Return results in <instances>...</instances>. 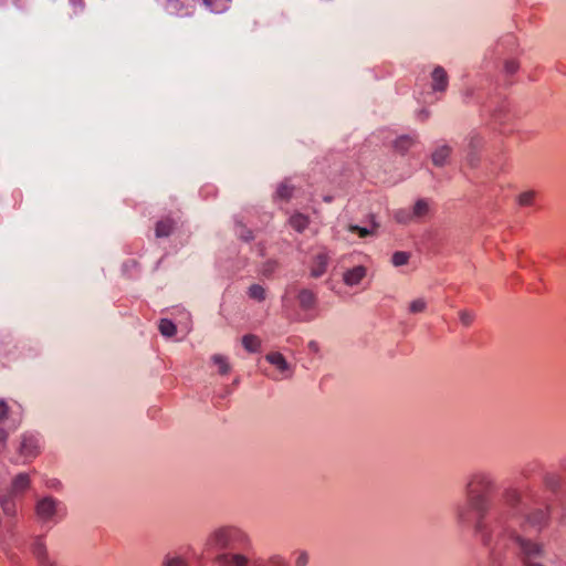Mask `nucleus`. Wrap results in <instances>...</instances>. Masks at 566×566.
<instances>
[{
    "instance_id": "obj_46",
    "label": "nucleus",
    "mask_w": 566,
    "mask_h": 566,
    "mask_svg": "<svg viewBox=\"0 0 566 566\" xmlns=\"http://www.w3.org/2000/svg\"><path fill=\"white\" fill-rule=\"evenodd\" d=\"M492 116H493L494 120H500L501 119L500 113L499 114L497 113H493Z\"/></svg>"
},
{
    "instance_id": "obj_32",
    "label": "nucleus",
    "mask_w": 566,
    "mask_h": 566,
    "mask_svg": "<svg viewBox=\"0 0 566 566\" xmlns=\"http://www.w3.org/2000/svg\"><path fill=\"white\" fill-rule=\"evenodd\" d=\"M409 260V254L407 252L397 251L392 255V264L395 266L405 265Z\"/></svg>"
},
{
    "instance_id": "obj_38",
    "label": "nucleus",
    "mask_w": 566,
    "mask_h": 566,
    "mask_svg": "<svg viewBox=\"0 0 566 566\" xmlns=\"http://www.w3.org/2000/svg\"><path fill=\"white\" fill-rule=\"evenodd\" d=\"M270 564L272 566H287V563H286L285 558L280 556V555H273L270 558Z\"/></svg>"
},
{
    "instance_id": "obj_7",
    "label": "nucleus",
    "mask_w": 566,
    "mask_h": 566,
    "mask_svg": "<svg viewBox=\"0 0 566 566\" xmlns=\"http://www.w3.org/2000/svg\"><path fill=\"white\" fill-rule=\"evenodd\" d=\"M296 300L300 307L305 312L303 321H312L315 317L313 311L317 306L316 294L312 290L301 289L296 293Z\"/></svg>"
},
{
    "instance_id": "obj_39",
    "label": "nucleus",
    "mask_w": 566,
    "mask_h": 566,
    "mask_svg": "<svg viewBox=\"0 0 566 566\" xmlns=\"http://www.w3.org/2000/svg\"><path fill=\"white\" fill-rule=\"evenodd\" d=\"M8 415V406L3 400H0V424L7 418Z\"/></svg>"
},
{
    "instance_id": "obj_30",
    "label": "nucleus",
    "mask_w": 566,
    "mask_h": 566,
    "mask_svg": "<svg viewBox=\"0 0 566 566\" xmlns=\"http://www.w3.org/2000/svg\"><path fill=\"white\" fill-rule=\"evenodd\" d=\"M427 308V303L424 298L413 300L409 304V312L412 314L422 313Z\"/></svg>"
},
{
    "instance_id": "obj_33",
    "label": "nucleus",
    "mask_w": 566,
    "mask_h": 566,
    "mask_svg": "<svg viewBox=\"0 0 566 566\" xmlns=\"http://www.w3.org/2000/svg\"><path fill=\"white\" fill-rule=\"evenodd\" d=\"M459 318L464 326H470L474 321V313L463 310L459 313Z\"/></svg>"
},
{
    "instance_id": "obj_20",
    "label": "nucleus",
    "mask_w": 566,
    "mask_h": 566,
    "mask_svg": "<svg viewBox=\"0 0 566 566\" xmlns=\"http://www.w3.org/2000/svg\"><path fill=\"white\" fill-rule=\"evenodd\" d=\"M378 227V224L371 220V227L368 228V227H359V226H356V224H349L348 227V230L350 232H354V233H357L360 238H366L368 235H371L376 228Z\"/></svg>"
},
{
    "instance_id": "obj_11",
    "label": "nucleus",
    "mask_w": 566,
    "mask_h": 566,
    "mask_svg": "<svg viewBox=\"0 0 566 566\" xmlns=\"http://www.w3.org/2000/svg\"><path fill=\"white\" fill-rule=\"evenodd\" d=\"M367 275V269L364 265H356L352 269H347L343 273V281L347 286H357Z\"/></svg>"
},
{
    "instance_id": "obj_25",
    "label": "nucleus",
    "mask_w": 566,
    "mask_h": 566,
    "mask_svg": "<svg viewBox=\"0 0 566 566\" xmlns=\"http://www.w3.org/2000/svg\"><path fill=\"white\" fill-rule=\"evenodd\" d=\"M248 295H249V297H251L258 302H262L266 297V292L262 285L253 284L249 287Z\"/></svg>"
},
{
    "instance_id": "obj_44",
    "label": "nucleus",
    "mask_w": 566,
    "mask_h": 566,
    "mask_svg": "<svg viewBox=\"0 0 566 566\" xmlns=\"http://www.w3.org/2000/svg\"><path fill=\"white\" fill-rule=\"evenodd\" d=\"M559 467L562 470L566 471V457L560 459Z\"/></svg>"
},
{
    "instance_id": "obj_10",
    "label": "nucleus",
    "mask_w": 566,
    "mask_h": 566,
    "mask_svg": "<svg viewBox=\"0 0 566 566\" xmlns=\"http://www.w3.org/2000/svg\"><path fill=\"white\" fill-rule=\"evenodd\" d=\"M195 7V0H166V10L170 14L189 15Z\"/></svg>"
},
{
    "instance_id": "obj_43",
    "label": "nucleus",
    "mask_w": 566,
    "mask_h": 566,
    "mask_svg": "<svg viewBox=\"0 0 566 566\" xmlns=\"http://www.w3.org/2000/svg\"><path fill=\"white\" fill-rule=\"evenodd\" d=\"M308 348H310L311 352L317 353L319 347H318V344L315 340H311L308 343Z\"/></svg>"
},
{
    "instance_id": "obj_18",
    "label": "nucleus",
    "mask_w": 566,
    "mask_h": 566,
    "mask_svg": "<svg viewBox=\"0 0 566 566\" xmlns=\"http://www.w3.org/2000/svg\"><path fill=\"white\" fill-rule=\"evenodd\" d=\"M327 263H328V259H327V256L325 254H323V253L317 254L315 260H314V264L312 266V270H311V275L313 277L322 276L325 273V271H326Z\"/></svg>"
},
{
    "instance_id": "obj_9",
    "label": "nucleus",
    "mask_w": 566,
    "mask_h": 566,
    "mask_svg": "<svg viewBox=\"0 0 566 566\" xmlns=\"http://www.w3.org/2000/svg\"><path fill=\"white\" fill-rule=\"evenodd\" d=\"M214 562L220 566H248L249 558L239 552H222L214 556Z\"/></svg>"
},
{
    "instance_id": "obj_41",
    "label": "nucleus",
    "mask_w": 566,
    "mask_h": 566,
    "mask_svg": "<svg viewBox=\"0 0 566 566\" xmlns=\"http://www.w3.org/2000/svg\"><path fill=\"white\" fill-rule=\"evenodd\" d=\"M545 483L552 490H556L558 488V480L555 479V478L546 476L545 478Z\"/></svg>"
},
{
    "instance_id": "obj_47",
    "label": "nucleus",
    "mask_w": 566,
    "mask_h": 566,
    "mask_svg": "<svg viewBox=\"0 0 566 566\" xmlns=\"http://www.w3.org/2000/svg\"><path fill=\"white\" fill-rule=\"evenodd\" d=\"M254 566H262V565H254Z\"/></svg>"
},
{
    "instance_id": "obj_36",
    "label": "nucleus",
    "mask_w": 566,
    "mask_h": 566,
    "mask_svg": "<svg viewBox=\"0 0 566 566\" xmlns=\"http://www.w3.org/2000/svg\"><path fill=\"white\" fill-rule=\"evenodd\" d=\"M296 554L295 566H306L310 560L308 554L304 551L297 552Z\"/></svg>"
},
{
    "instance_id": "obj_14",
    "label": "nucleus",
    "mask_w": 566,
    "mask_h": 566,
    "mask_svg": "<svg viewBox=\"0 0 566 566\" xmlns=\"http://www.w3.org/2000/svg\"><path fill=\"white\" fill-rule=\"evenodd\" d=\"M451 154L452 148L449 145L443 144L438 146L431 155L432 164L437 167L444 166Z\"/></svg>"
},
{
    "instance_id": "obj_45",
    "label": "nucleus",
    "mask_w": 566,
    "mask_h": 566,
    "mask_svg": "<svg viewBox=\"0 0 566 566\" xmlns=\"http://www.w3.org/2000/svg\"><path fill=\"white\" fill-rule=\"evenodd\" d=\"M419 116H421L422 118H427L428 117V113L426 111H421Z\"/></svg>"
},
{
    "instance_id": "obj_2",
    "label": "nucleus",
    "mask_w": 566,
    "mask_h": 566,
    "mask_svg": "<svg viewBox=\"0 0 566 566\" xmlns=\"http://www.w3.org/2000/svg\"><path fill=\"white\" fill-rule=\"evenodd\" d=\"M251 547L249 535L237 526H221L212 531L206 541L208 552L248 551Z\"/></svg>"
},
{
    "instance_id": "obj_19",
    "label": "nucleus",
    "mask_w": 566,
    "mask_h": 566,
    "mask_svg": "<svg viewBox=\"0 0 566 566\" xmlns=\"http://www.w3.org/2000/svg\"><path fill=\"white\" fill-rule=\"evenodd\" d=\"M290 226L297 232H303L308 226V217L296 212L290 217Z\"/></svg>"
},
{
    "instance_id": "obj_42",
    "label": "nucleus",
    "mask_w": 566,
    "mask_h": 566,
    "mask_svg": "<svg viewBox=\"0 0 566 566\" xmlns=\"http://www.w3.org/2000/svg\"><path fill=\"white\" fill-rule=\"evenodd\" d=\"M9 437V432L0 424V447H2Z\"/></svg>"
},
{
    "instance_id": "obj_15",
    "label": "nucleus",
    "mask_w": 566,
    "mask_h": 566,
    "mask_svg": "<svg viewBox=\"0 0 566 566\" xmlns=\"http://www.w3.org/2000/svg\"><path fill=\"white\" fill-rule=\"evenodd\" d=\"M430 200L429 199H418L411 208L412 216L415 221H420L426 218L430 213Z\"/></svg>"
},
{
    "instance_id": "obj_28",
    "label": "nucleus",
    "mask_w": 566,
    "mask_h": 566,
    "mask_svg": "<svg viewBox=\"0 0 566 566\" xmlns=\"http://www.w3.org/2000/svg\"><path fill=\"white\" fill-rule=\"evenodd\" d=\"M535 197L536 192L534 190L524 191L518 196V205L523 207L532 206L534 203Z\"/></svg>"
},
{
    "instance_id": "obj_29",
    "label": "nucleus",
    "mask_w": 566,
    "mask_h": 566,
    "mask_svg": "<svg viewBox=\"0 0 566 566\" xmlns=\"http://www.w3.org/2000/svg\"><path fill=\"white\" fill-rule=\"evenodd\" d=\"M293 188L286 182H282L276 189V197L287 200L292 196Z\"/></svg>"
},
{
    "instance_id": "obj_21",
    "label": "nucleus",
    "mask_w": 566,
    "mask_h": 566,
    "mask_svg": "<svg viewBox=\"0 0 566 566\" xmlns=\"http://www.w3.org/2000/svg\"><path fill=\"white\" fill-rule=\"evenodd\" d=\"M242 345L248 352L255 353L259 350L261 342L255 335L249 334L243 336Z\"/></svg>"
},
{
    "instance_id": "obj_27",
    "label": "nucleus",
    "mask_w": 566,
    "mask_h": 566,
    "mask_svg": "<svg viewBox=\"0 0 566 566\" xmlns=\"http://www.w3.org/2000/svg\"><path fill=\"white\" fill-rule=\"evenodd\" d=\"M212 361H213L214 365L218 366L219 373L221 375H226V374L229 373L230 366H229L228 360H227V358L224 356L218 355V354L213 355L212 356Z\"/></svg>"
},
{
    "instance_id": "obj_40",
    "label": "nucleus",
    "mask_w": 566,
    "mask_h": 566,
    "mask_svg": "<svg viewBox=\"0 0 566 566\" xmlns=\"http://www.w3.org/2000/svg\"><path fill=\"white\" fill-rule=\"evenodd\" d=\"M71 6L74 8V12H81L84 9L83 0H70Z\"/></svg>"
},
{
    "instance_id": "obj_5",
    "label": "nucleus",
    "mask_w": 566,
    "mask_h": 566,
    "mask_svg": "<svg viewBox=\"0 0 566 566\" xmlns=\"http://www.w3.org/2000/svg\"><path fill=\"white\" fill-rule=\"evenodd\" d=\"M483 144L484 139L480 133L473 130L468 135L463 146V151L465 164L470 168L478 167L480 163L479 150L482 148Z\"/></svg>"
},
{
    "instance_id": "obj_13",
    "label": "nucleus",
    "mask_w": 566,
    "mask_h": 566,
    "mask_svg": "<svg viewBox=\"0 0 566 566\" xmlns=\"http://www.w3.org/2000/svg\"><path fill=\"white\" fill-rule=\"evenodd\" d=\"M431 87L434 92H444L448 87V75L443 67L436 66L431 73Z\"/></svg>"
},
{
    "instance_id": "obj_37",
    "label": "nucleus",
    "mask_w": 566,
    "mask_h": 566,
    "mask_svg": "<svg viewBox=\"0 0 566 566\" xmlns=\"http://www.w3.org/2000/svg\"><path fill=\"white\" fill-rule=\"evenodd\" d=\"M505 72L513 75L518 70V63L514 60H507L504 64Z\"/></svg>"
},
{
    "instance_id": "obj_4",
    "label": "nucleus",
    "mask_w": 566,
    "mask_h": 566,
    "mask_svg": "<svg viewBox=\"0 0 566 566\" xmlns=\"http://www.w3.org/2000/svg\"><path fill=\"white\" fill-rule=\"evenodd\" d=\"M524 511V502L522 501L520 512L516 515L515 520L512 523L514 531L520 534L516 530V526L530 527L536 532H541L548 523L549 520V506L544 505L543 507H537L530 510L527 513L522 516Z\"/></svg>"
},
{
    "instance_id": "obj_1",
    "label": "nucleus",
    "mask_w": 566,
    "mask_h": 566,
    "mask_svg": "<svg viewBox=\"0 0 566 566\" xmlns=\"http://www.w3.org/2000/svg\"><path fill=\"white\" fill-rule=\"evenodd\" d=\"M496 481L491 471L479 469L471 472L464 484L467 501L455 506V518L463 527L471 526L476 539L484 546L501 543L513 528L512 523L520 512L522 494L516 488L502 492L501 504L492 510V494Z\"/></svg>"
},
{
    "instance_id": "obj_31",
    "label": "nucleus",
    "mask_w": 566,
    "mask_h": 566,
    "mask_svg": "<svg viewBox=\"0 0 566 566\" xmlns=\"http://www.w3.org/2000/svg\"><path fill=\"white\" fill-rule=\"evenodd\" d=\"M541 468V464L536 461H533V462H530V463H526L522 471H521V474L524 476V478H530L533 473H535L537 470H539Z\"/></svg>"
},
{
    "instance_id": "obj_12",
    "label": "nucleus",
    "mask_w": 566,
    "mask_h": 566,
    "mask_svg": "<svg viewBox=\"0 0 566 566\" xmlns=\"http://www.w3.org/2000/svg\"><path fill=\"white\" fill-rule=\"evenodd\" d=\"M32 554L40 566H55V562L49 556L42 538L36 537L32 544Z\"/></svg>"
},
{
    "instance_id": "obj_6",
    "label": "nucleus",
    "mask_w": 566,
    "mask_h": 566,
    "mask_svg": "<svg viewBox=\"0 0 566 566\" xmlns=\"http://www.w3.org/2000/svg\"><path fill=\"white\" fill-rule=\"evenodd\" d=\"M265 359L273 365L277 373L273 376V379L281 380L291 378L293 375V367L289 364L285 357L279 352H272L266 354Z\"/></svg>"
},
{
    "instance_id": "obj_8",
    "label": "nucleus",
    "mask_w": 566,
    "mask_h": 566,
    "mask_svg": "<svg viewBox=\"0 0 566 566\" xmlns=\"http://www.w3.org/2000/svg\"><path fill=\"white\" fill-rule=\"evenodd\" d=\"M18 450L24 462L35 458L40 453V438L33 433L22 434Z\"/></svg>"
},
{
    "instance_id": "obj_22",
    "label": "nucleus",
    "mask_w": 566,
    "mask_h": 566,
    "mask_svg": "<svg viewBox=\"0 0 566 566\" xmlns=\"http://www.w3.org/2000/svg\"><path fill=\"white\" fill-rule=\"evenodd\" d=\"M163 566H189V564L181 555L168 554L164 558Z\"/></svg>"
},
{
    "instance_id": "obj_17",
    "label": "nucleus",
    "mask_w": 566,
    "mask_h": 566,
    "mask_svg": "<svg viewBox=\"0 0 566 566\" xmlns=\"http://www.w3.org/2000/svg\"><path fill=\"white\" fill-rule=\"evenodd\" d=\"M175 228V221L170 218H165L156 223L155 233L157 238L168 237Z\"/></svg>"
},
{
    "instance_id": "obj_23",
    "label": "nucleus",
    "mask_w": 566,
    "mask_h": 566,
    "mask_svg": "<svg viewBox=\"0 0 566 566\" xmlns=\"http://www.w3.org/2000/svg\"><path fill=\"white\" fill-rule=\"evenodd\" d=\"M212 12H223L228 9L230 0H202Z\"/></svg>"
},
{
    "instance_id": "obj_16",
    "label": "nucleus",
    "mask_w": 566,
    "mask_h": 566,
    "mask_svg": "<svg viewBox=\"0 0 566 566\" xmlns=\"http://www.w3.org/2000/svg\"><path fill=\"white\" fill-rule=\"evenodd\" d=\"M417 140V135H402L394 142V148L400 154H405Z\"/></svg>"
},
{
    "instance_id": "obj_35",
    "label": "nucleus",
    "mask_w": 566,
    "mask_h": 566,
    "mask_svg": "<svg viewBox=\"0 0 566 566\" xmlns=\"http://www.w3.org/2000/svg\"><path fill=\"white\" fill-rule=\"evenodd\" d=\"M235 231H237V234L239 235V238L244 240V241H249V240L252 239V232L250 230H248L241 223L237 224V230Z\"/></svg>"
},
{
    "instance_id": "obj_24",
    "label": "nucleus",
    "mask_w": 566,
    "mask_h": 566,
    "mask_svg": "<svg viewBox=\"0 0 566 566\" xmlns=\"http://www.w3.org/2000/svg\"><path fill=\"white\" fill-rule=\"evenodd\" d=\"M395 220L401 224H408L415 221L412 211L409 209H399L394 214Z\"/></svg>"
},
{
    "instance_id": "obj_26",
    "label": "nucleus",
    "mask_w": 566,
    "mask_h": 566,
    "mask_svg": "<svg viewBox=\"0 0 566 566\" xmlns=\"http://www.w3.org/2000/svg\"><path fill=\"white\" fill-rule=\"evenodd\" d=\"M159 331L161 335L166 337H171L176 334L177 328L176 325L170 319L163 318L159 322Z\"/></svg>"
},
{
    "instance_id": "obj_34",
    "label": "nucleus",
    "mask_w": 566,
    "mask_h": 566,
    "mask_svg": "<svg viewBox=\"0 0 566 566\" xmlns=\"http://www.w3.org/2000/svg\"><path fill=\"white\" fill-rule=\"evenodd\" d=\"M276 266L277 263L275 261H266L261 270L262 275L265 277H270L274 273Z\"/></svg>"
},
{
    "instance_id": "obj_3",
    "label": "nucleus",
    "mask_w": 566,
    "mask_h": 566,
    "mask_svg": "<svg viewBox=\"0 0 566 566\" xmlns=\"http://www.w3.org/2000/svg\"><path fill=\"white\" fill-rule=\"evenodd\" d=\"M35 515L44 525H55L66 516V505L51 496L40 497L35 503Z\"/></svg>"
}]
</instances>
